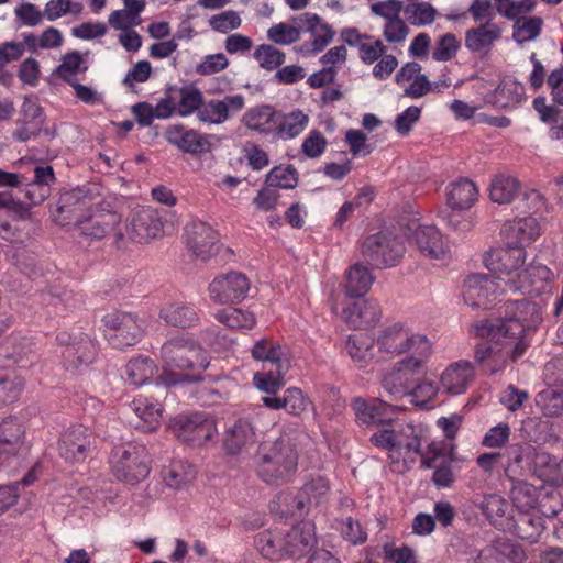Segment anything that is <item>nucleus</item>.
Listing matches in <instances>:
<instances>
[{"label": "nucleus", "instance_id": "f257e3e1", "mask_svg": "<svg viewBox=\"0 0 563 563\" xmlns=\"http://www.w3.org/2000/svg\"><path fill=\"white\" fill-rule=\"evenodd\" d=\"M307 438L301 431L287 429L275 441L262 442L253 457L258 478L274 486L289 483L297 472L299 446Z\"/></svg>", "mask_w": 563, "mask_h": 563}, {"label": "nucleus", "instance_id": "f03ea898", "mask_svg": "<svg viewBox=\"0 0 563 563\" xmlns=\"http://www.w3.org/2000/svg\"><path fill=\"white\" fill-rule=\"evenodd\" d=\"M161 355L165 369L158 376V382L165 386L198 380L197 374L209 366L207 353L188 335H178L165 342Z\"/></svg>", "mask_w": 563, "mask_h": 563}, {"label": "nucleus", "instance_id": "7ed1b4c3", "mask_svg": "<svg viewBox=\"0 0 563 563\" xmlns=\"http://www.w3.org/2000/svg\"><path fill=\"white\" fill-rule=\"evenodd\" d=\"M504 318L501 320L485 319L476 322L472 331L475 335H488L492 338H508L511 341L527 342L530 344V335L542 321L540 307L526 299L507 301L504 305Z\"/></svg>", "mask_w": 563, "mask_h": 563}, {"label": "nucleus", "instance_id": "20e7f679", "mask_svg": "<svg viewBox=\"0 0 563 563\" xmlns=\"http://www.w3.org/2000/svg\"><path fill=\"white\" fill-rule=\"evenodd\" d=\"M317 544L314 523L300 521L288 528H271L255 538V548L266 559H301Z\"/></svg>", "mask_w": 563, "mask_h": 563}, {"label": "nucleus", "instance_id": "39448f33", "mask_svg": "<svg viewBox=\"0 0 563 563\" xmlns=\"http://www.w3.org/2000/svg\"><path fill=\"white\" fill-rule=\"evenodd\" d=\"M112 474L121 482L135 485L150 473V460L145 445L130 442L113 449L110 455Z\"/></svg>", "mask_w": 563, "mask_h": 563}, {"label": "nucleus", "instance_id": "423d86ee", "mask_svg": "<svg viewBox=\"0 0 563 563\" xmlns=\"http://www.w3.org/2000/svg\"><path fill=\"white\" fill-rule=\"evenodd\" d=\"M526 260L527 251L522 245L507 242L504 247L490 250L484 255L485 266L504 283L506 291H512L527 265Z\"/></svg>", "mask_w": 563, "mask_h": 563}, {"label": "nucleus", "instance_id": "0eeeda50", "mask_svg": "<svg viewBox=\"0 0 563 563\" xmlns=\"http://www.w3.org/2000/svg\"><path fill=\"white\" fill-rule=\"evenodd\" d=\"M487 339L486 342L476 345L474 357L483 366L484 371L495 374L501 371L509 360L516 361L521 357L527 350V342L511 341L508 338H492L488 335H478Z\"/></svg>", "mask_w": 563, "mask_h": 563}, {"label": "nucleus", "instance_id": "6e6552de", "mask_svg": "<svg viewBox=\"0 0 563 563\" xmlns=\"http://www.w3.org/2000/svg\"><path fill=\"white\" fill-rule=\"evenodd\" d=\"M406 251L402 238L389 232H378L365 239L363 256L375 267L386 268L397 265Z\"/></svg>", "mask_w": 563, "mask_h": 563}, {"label": "nucleus", "instance_id": "1a4fd4ad", "mask_svg": "<svg viewBox=\"0 0 563 563\" xmlns=\"http://www.w3.org/2000/svg\"><path fill=\"white\" fill-rule=\"evenodd\" d=\"M169 429L184 443L200 446L217 433L213 417L206 412L178 415L170 419Z\"/></svg>", "mask_w": 563, "mask_h": 563}, {"label": "nucleus", "instance_id": "9d476101", "mask_svg": "<svg viewBox=\"0 0 563 563\" xmlns=\"http://www.w3.org/2000/svg\"><path fill=\"white\" fill-rule=\"evenodd\" d=\"M102 321L106 338L115 349L132 346L143 336V322L135 314L114 311L106 314Z\"/></svg>", "mask_w": 563, "mask_h": 563}, {"label": "nucleus", "instance_id": "9b49d317", "mask_svg": "<svg viewBox=\"0 0 563 563\" xmlns=\"http://www.w3.org/2000/svg\"><path fill=\"white\" fill-rule=\"evenodd\" d=\"M57 341L64 346L62 358L67 369L77 371L80 367H88L97 357V343L85 333H59Z\"/></svg>", "mask_w": 563, "mask_h": 563}, {"label": "nucleus", "instance_id": "f8f14e48", "mask_svg": "<svg viewBox=\"0 0 563 563\" xmlns=\"http://www.w3.org/2000/svg\"><path fill=\"white\" fill-rule=\"evenodd\" d=\"M251 283L241 272H229L216 276L208 286L211 301L216 305H233L244 300Z\"/></svg>", "mask_w": 563, "mask_h": 563}, {"label": "nucleus", "instance_id": "ddd939ff", "mask_svg": "<svg viewBox=\"0 0 563 563\" xmlns=\"http://www.w3.org/2000/svg\"><path fill=\"white\" fill-rule=\"evenodd\" d=\"M121 223L118 212L96 206L86 216L76 218V225L81 234L91 239L100 240L109 233L114 232L117 241L123 239L121 231H115Z\"/></svg>", "mask_w": 563, "mask_h": 563}, {"label": "nucleus", "instance_id": "4468645a", "mask_svg": "<svg viewBox=\"0 0 563 563\" xmlns=\"http://www.w3.org/2000/svg\"><path fill=\"white\" fill-rule=\"evenodd\" d=\"M424 336V334L416 333L397 322L383 328L377 335L376 343L380 353L388 357H395L407 353L418 342V338Z\"/></svg>", "mask_w": 563, "mask_h": 563}, {"label": "nucleus", "instance_id": "2eb2a0df", "mask_svg": "<svg viewBox=\"0 0 563 563\" xmlns=\"http://www.w3.org/2000/svg\"><path fill=\"white\" fill-rule=\"evenodd\" d=\"M185 236L188 247L197 257L206 261L218 253L219 236L210 224L194 220L185 227Z\"/></svg>", "mask_w": 563, "mask_h": 563}, {"label": "nucleus", "instance_id": "dca6fc26", "mask_svg": "<svg viewBox=\"0 0 563 563\" xmlns=\"http://www.w3.org/2000/svg\"><path fill=\"white\" fill-rule=\"evenodd\" d=\"M95 438L84 426L69 427L59 441L58 451L67 462H82L91 451Z\"/></svg>", "mask_w": 563, "mask_h": 563}, {"label": "nucleus", "instance_id": "f3484780", "mask_svg": "<svg viewBox=\"0 0 563 563\" xmlns=\"http://www.w3.org/2000/svg\"><path fill=\"white\" fill-rule=\"evenodd\" d=\"M295 24L300 25L301 33L307 32L311 36V42L305 46L308 52H322L334 38L335 32L328 23L322 22L321 18L311 12H305L291 19Z\"/></svg>", "mask_w": 563, "mask_h": 563}, {"label": "nucleus", "instance_id": "a211bd4d", "mask_svg": "<svg viewBox=\"0 0 563 563\" xmlns=\"http://www.w3.org/2000/svg\"><path fill=\"white\" fill-rule=\"evenodd\" d=\"M398 438L397 471L407 468L408 462H413L418 454H421V445L426 439V431L421 426L401 421Z\"/></svg>", "mask_w": 563, "mask_h": 563}, {"label": "nucleus", "instance_id": "6ab92c4d", "mask_svg": "<svg viewBox=\"0 0 563 563\" xmlns=\"http://www.w3.org/2000/svg\"><path fill=\"white\" fill-rule=\"evenodd\" d=\"M245 101L242 95L225 96L223 99L203 101L198 120L208 124H222L233 114L244 108Z\"/></svg>", "mask_w": 563, "mask_h": 563}, {"label": "nucleus", "instance_id": "aec40b11", "mask_svg": "<svg viewBox=\"0 0 563 563\" xmlns=\"http://www.w3.org/2000/svg\"><path fill=\"white\" fill-rule=\"evenodd\" d=\"M163 231L159 213L152 207H142L136 210L128 227L129 236L139 243L157 238Z\"/></svg>", "mask_w": 563, "mask_h": 563}, {"label": "nucleus", "instance_id": "412c9836", "mask_svg": "<svg viewBox=\"0 0 563 563\" xmlns=\"http://www.w3.org/2000/svg\"><path fill=\"white\" fill-rule=\"evenodd\" d=\"M475 368L470 361L449 364L440 375V388L449 395L464 394L474 382Z\"/></svg>", "mask_w": 563, "mask_h": 563}, {"label": "nucleus", "instance_id": "4be33fe9", "mask_svg": "<svg viewBox=\"0 0 563 563\" xmlns=\"http://www.w3.org/2000/svg\"><path fill=\"white\" fill-rule=\"evenodd\" d=\"M351 406L358 426L371 427L376 424L379 428L389 419L387 416L394 408L380 398L366 400L362 397L354 398Z\"/></svg>", "mask_w": 563, "mask_h": 563}, {"label": "nucleus", "instance_id": "5701e85b", "mask_svg": "<svg viewBox=\"0 0 563 563\" xmlns=\"http://www.w3.org/2000/svg\"><path fill=\"white\" fill-rule=\"evenodd\" d=\"M497 285L487 275H470L463 284L464 301L474 308H486L489 305V297L494 296Z\"/></svg>", "mask_w": 563, "mask_h": 563}, {"label": "nucleus", "instance_id": "b1692460", "mask_svg": "<svg viewBox=\"0 0 563 563\" xmlns=\"http://www.w3.org/2000/svg\"><path fill=\"white\" fill-rule=\"evenodd\" d=\"M165 136L168 143L177 146L185 153L200 154L207 152L210 147L206 135L192 129H186L181 124L168 126Z\"/></svg>", "mask_w": 563, "mask_h": 563}, {"label": "nucleus", "instance_id": "393cba45", "mask_svg": "<svg viewBox=\"0 0 563 563\" xmlns=\"http://www.w3.org/2000/svg\"><path fill=\"white\" fill-rule=\"evenodd\" d=\"M159 319H162L166 325L178 329H189L199 324L200 313L194 303L174 301L161 308Z\"/></svg>", "mask_w": 563, "mask_h": 563}, {"label": "nucleus", "instance_id": "a878e982", "mask_svg": "<svg viewBox=\"0 0 563 563\" xmlns=\"http://www.w3.org/2000/svg\"><path fill=\"white\" fill-rule=\"evenodd\" d=\"M309 121V115L301 109H292L289 112L278 111L274 137L282 141L294 140L307 129Z\"/></svg>", "mask_w": 563, "mask_h": 563}, {"label": "nucleus", "instance_id": "bb28decb", "mask_svg": "<svg viewBox=\"0 0 563 563\" xmlns=\"http://www.w3.org/2000/svg\"><path fill=\"white\" fill-rule=\"evenodd\" d=\"M445 195L450 209L453 211H465L477 201L478 189L472 180L460 178L446 186Z\"/></svg>", "mask_w": 563, "mask_h": 563}, {"label": "nucleus", "instance_id": "cd10ccee", "mask_svg": "<svg viewBox=\"0 0 563 563\" xmlns=\"http://www.w3.org/2000/svg\"><path fill=\"white\" fill-rule=\"evenodd\" d=\"M407 353L406 357L394 365V372L402 376L413 375L426 365L432 354V344L427 335L418 338V342Z\"/></svg>", "mask_w": 563, "mask_h": 563}, {"label": "nucleus", "instance_id": "c85d7f7f", "mask_svg": "<svg viewBox=\"0 0 563 563\" xmlns=\"http://www.w3.org/2000/svg\"><path fill=\"white\" fill-rule=\"evenodd\" d=\"M129 409L137 418L134 422L135 428L145 432H152L157 428L162 405L156 399L139 396L129 405Z\"/></svg>", "mask_w": 563, "mask_h": 563}, {"label": "nucleus", "instance_id": "c756f323", "mask_svg": "<svg viewBox=\"0 0 563 563\" xmlns=\"http://www.w3.org/2000/svg\"><path fill=\"white\" fill-rule=\"evenodd\" d=\"M553 277V272L545 265L532 262L526 265L511 292L530 294L533 290L541 291L545 284L552 282Z\"/></svg>", "mask_w": 563, "mask_h": 563}, {"label": "nucleus", "instance_id": "7c9ffc66", "mask_svg": "<svg viewBox=\"0 0 563 563\" xmlns=\"http://www.w3.org/2000/svg\"><path fill=\"white\" fill-rule=\"evenodd\" d=\"M256 442L254 427L247 419H239L225 433L224 448L229 454L238 455Z\"/></svg>", "mask_w": 563, "mask_h": 563}, {"label": "nucleus", "instance_id": "2f4dec72", "mask_svg": "<svg viewBox=\"0 0 563 563\" xmlns=\"http://www.w3.org/2000/svg\"><path fill=\"white\" fill-rule=\"evenodd\" d=\"M503 30L493 22L481 23L465 33V47L472 53L488 52L493 44L500 40Z\"/></svg>", "mask_w": 563, "mask_h": 563}, {"label": "nucleus", "instance_id": "473e14b6", "mask_svg": "<svg viewBox=\"0 0 563 563\" xmlns=\"http://www.w3.org/2000/svg\"><path fill=\"white\" fill-rule=\"evenodd\" d=\"M542 228L537 218L532 216L517 218L506 228L505 239L507 243H516L525 247L531 244L541 234Z\"/></svg>", "mask_w": 563, "mask_h": 563}, {"label": "nucleus", "instance_id": "72a5a7b5", "mask_svg": "<svg viewBox=\"0 0 563 563\" xmlns=\"http://www.w3.org/2000/svg\"><path fill=\"white\" fill-rule=\"evenodd\" d=\"M92 207V196L85 188H75L64 192L59 198V213L66 214L76 223V218L86 216Z\"/></svg>", "mask_w": 563, "mask_h": 563}, {"label": "nucleus", "instance_id": "f704fd0d", "mask_svg": "<svg viewBox=\"0 0 563 563\" xmlns=\"http://www.w3.org/2000/svg\"><path fill=\"white\" fill-rule=\"evenodd\" d=\"M343 317L353 328L372 327L380 319V308L376 301H356L343 309Z\"/></svg>", "mask_w": 563, "mask_h": 563}, {"label": "nucleus", "instance_id": "c9c22d12", "mask_svg": "<svg viewBox=\"0 0 563 563\" xmlns=\"http://www.w3.org/2000/svg\"><path fill=\"white\" fill-rule=\"evenodd\" d=\"M278 111L272 106L262 104L250 108L242 117L243 124L263 135L274 136Z\"/></svg>", "mask_w": 563, "mask_h": 563}, {"label": "nucleus", "instance_id": "e433bc0d", "mask_svg": "<svg viewBox=\"0 0 563 563\" xmlns=\"http://www.w3.org/2000/svg\"><path fill=\"white\" fill-rule=\"evenodd\" d=\"M531 445L515 444L508 449V463L505 466V475L508 481L526 479L532 475Z\"/></svg>", "mask_w": 563, "mask_h": 563}, {"label": "nucleus", "instance_id": "4c0bfd02", "mask_svg": "<svg viewBox=\"0 0 563 563\" xmlns=\"http://www.w3.org/2000/svg\"><path fill=\"white\" fill-rule=\"evenodd\" d=\"M413 239L420 252L430 258H442L446 250L439 230L433 225H419Z\"/></svg>", "mask_w": 563, "mask_h": 563}, {"label": "nucleus", "instance_id": "58836bf2", "mask_svg": "<svg viewBox=\"0 0 563 563\" xmlns=\"http://www.w3.org/2000/svg\"><path fill=\"white\" fill-rule=\"evenodd\" d=\"M401 421L388 419L371 438V443L387 452L389 460L396 465L398 452V438Z\"/></svg>", "mask_w": 563, "mask_h": 563}, {"label": "nucleus", "instance_id": "ea45409f", "mask_svg": "<svg viewBox=\"0 0 563 563\" xmlns=\"http://www.w3.org/2000/svg\"><path fill=\"white\" fill-rule=\"evenodd\" d=\"M481 509L494 526L500 529H512L515 518L508 515V503L501 496L497 494L485 496Z\"/></svg>", "mask_w": 563, "mask_h": 563}, {"label": "nucleus", "instance_id": "a19ab883", "mask_svg": "<svg viewBox=\"0 0 563 563\" xmlns=\"http://www.w3.org/2000/svg\"><path fill=\"white\" fill-rule=\"evenodd\" d=\"M156 373L157 366L155 362L151 357L143 355L131 358L124 367L126 382L136 387L148 383Z\"/></svg>", "mask_w": 563, "mask_h": 563}, {"label": "nucleus", "instance_id": "79ce46f5", "mask_svg": "<svg viewBox=\"0 0 563 563\" xmlns=\"http://www.w3.org/2000/svg\"><path fill=\"white\" fill-rule=\"evenodd\" d=\"M375 340L366 333H354L347 336L345 350L358 367H364L374 357Z\"/></svg>", "mask_w": 563, "mask_h": 563}, {"label": "nucleus", "instance_id": "37998d69", "mask_svg": "<svg viewBox=\"0 0 563 563\" xmlns=\"http://www.w3.org/2000/svg\"><path fill=\"white\" fill-rule=\"evenodd\" d=\"M24 427L13 418L0 423V456L2 454H16L23 444Z\"/></svg>", "mask_w": 563, "mask_h": 563}, {"label": "nucleus", "instance_id": "c03bdc74", "mask_svg": "<svg viewBox=\"0 0 563 563\" xmlns=\"http://www.w3.org/2000/svg\"><path fill=\"white\" fill-rule=\"evenodd\" d=\"M510 498L519 514L534 511L538 506V489L526 479L509 481Z\"/></svg>", "mask_w": 563, "mask_h": 563}, {"label": "nucleus", "instance_id": "a18cd8bd", "mask_svg": "<svg viewBox=\"0 0 563 563\" xmlns=\"http://www.w3.org/2000/svg\"><path fill=\"white\" fill-rule=\"evenodd\" d=\"M273 512L280 517L301 515L309 508L307 501L302 498L300 490H283L269 504Z\"/></svg>", "mask_w": 563, "mask_h": 563}, {"label": "nucleus", "instance_id": "49530a36", "mask_svg": "<svg viewBox=\"0 0 563 563\" xmlns=\"http://www.w3.org/2000/svg\"><path fill=\"white\" fill-rule=\"evenodd\" d=\"M375 277L363 264H354L347 272L345 292L351 298H360L368 292Z\"/></svg>", "mask_w": 563, "mask_h": 563}, {"label": "nucleus", "instance_id": "de8ad7c7", "mask_svg": "<svg viewBox=\"0 0 563 563\" xmlns=\"http://www.w3.org/2000/svg\"><path fill=\"white\" fill-rule=\"evenodd\" d=\"M519 180L512 176L499 174L496 175L489 186V197L492 201L505 205L510 203L519 191Z\"/></svg>", "mask_w": 563, "mask_h": 563}, {"label": "nucleus", "instance_id": "09e8293b", "mask_svg": "<svg viewBox=\"0 0 563 563\" xmlns=\"http://www.w3.org/2000/svg\"><path fill=\"white\" fill-rule=\"evenodd\" d=\"M214 319L231 330H250L256 323L253 312L234 307L218 310Z\"/></svg>", "mask_w": 563, "mask_h": 563}, {"label": "nucleus", "instance_id": "8fccbe9b", "mask_svg": "<svg viewBox=\"0 0 563 563\" xmlns=\"http://www.w3.org/2000/svg\"><path fill=\"white\" fill-rule=\"evenodd\" d=\"M512 528L517 530L521 539L536 542L544 529V520L538 510L518 514L514 519Z\"/></svg>", "mask_w": 563, "mask_h": 563}, {"label": "nucleus", "instance_id": "3c124183", "mask_svg": "<svg viewBox=\"0 0 563 563\" xmlns=\"http://www.w3.org/2000/svg\"><path fill=\"white\" fill-rule=\"evenodd\" d=\"M274 365L276 371L256 372L253 376L255 387L267 395H275L285 385L284 376L288 369V363L283 362Z\"/></svg>", "mask_w": 563, "mask_h": 563}, {"label": "nucleus", "instance_id": "603ef678", "mask_svg": "<svg viewBox=\"0 0 563 563\" xmlns=\"http://www.w3.org/2000/svg\"><path fill=\"white\" fill-rule=\"evenodd\" d=\"M329 492L330 482L322 475H312L300 488L301 496L307 501L308 508L327 501Z\"/></svg>", "mask_w": 563, "mask_h": 563}, {"label": "nucleus", "instance_id": "864d4df0", "mask_svg": "<svg viewBox=\"0 0 563 563\" xmlns=\"http://www.w3.org/2000/svg\"><path fill=\"white\" fill-rule=\"evenodd\" d=\"M162 476L167 486L179 489L194 479L195 471L187 462L174 461L163 468Z\"/></svg>", "mask_w": 563, "mask_h": 563}, {"label": "nucleus", "instance_id": "5fc2aeb1", "mask_svg": "<svg viewBox=\"0 0 563 563\" xmlns=\"http://www.w3.org/2000/svg\"><path fill=\"white\" fill-rule=\"evenodd\" d=\"M298 172L294 165H279L267 173L265 184L275 189H292L298 185Z\"/></svg>", "mask_w": 563, "mask_h": 563}, {"label": "nucleus", "instance_id": "6e6d98bb", "mask_svg": "<svg viewBox=\"0 0 563 563\" xmlns=\"http://www.w3.org/2000/svg\"><path fill=\"white\" fill-rule=\"evenodd\" d=\"M536 405L547 417L560 416L563 411V389L545 388L539 391Z\"/></svg>", "mask_w": 563, "mask_h": 563}, {"label": "nucleus", "instance_id": "4d7b16f0", "mask_svg": "<svg viewBox=\"0 0 563 563\" xmlns=\"http://www.w3.org/2000/svg\"><path fill=\"white\" fill-rule=\"evenodd\" d=\"M251 355L255 361L268 362L271 364L286 362L283 357L282 346L267 338L260 339L254 343L251 349Z\"/></svg>", "mask_w": 563, "mask_h": 563}, {"label": "nucleus", "instance_id": "13d9d810", "mask_svg": "<svg viewBox=\"0 0 563 563\" xmlns=\"http://www.w3.org/2000/svg\"><path fill=\"white\" fill-rule=\"evenodd\" d=\"M301 37V27L298 24L280 22L267 30V38L278 45H290Z\"/></svg>", "mask_w": 563, "mask_h": 563}, {"label": "nucleus", "instance_id": "bf43d9fd", "mask_svg": "<svg viewBox=\"0 0 563 563\" xmlns=\"http://www.w3.org/2000/svg\"><path fill=\"white\" fill-rule=\"evenodd\" d=\"M86 70L87 66L80 53L75 51L67 53L63 57L62 64L56 69V74L60 79L70 85L76 81V75L78 73H85Z\"/></svg>", "mask_w": 563, "mask_h": 563}, {"label": "nucleus", "instance_id": "052dcab7", "mask_svg": "<svg viewBox=\"0 0 563 563\" xmlns=\"http://www.w3.org/2000/svg\"><path fill=\"white\" fill-rule=\"evenodd\" d=\"M203 103L201 91L194 87H183L179 90V101L177 112L180 117H188L194 112H199Z\"/></svg>", "mask_w": 563, "mask_h": 563}, {"label": "nucleus", "instance_id": "680f3d73", "mask_svg": "<svg viewBox=\"0 0 563 563\" xmlns=\"http://www.w3.org/2000/svg\"><path fill=\"white\" fill-rule=\"evenodd\" d=\"M542 25L543 20L539 16L518 19L514 26V40L519 44L533 41L539 36Z\"/></svg>", "mask_w": 563, "mask_h": 563}, {"label": "nucleus", "instance_id": "e2e57ef3", "mask_svg": "<svg viewBox=\"0 0 563 563\" xmlns=\"http://www.w3.org/2000/svg\"><path fill=\"white\" fill-rule=\"evenodd\" d=\"M461 45L455 34L445 33L438 37L432 49V58L437 62H449L453 59Z\"/></svg>", "mask_w": 563, "mask_h": 563}, {"label": "nucleus", "instance_id": "0e129e2a", "mask_svg": "<svg viewBox=\"0 0 563 563\" xmlns=\"http://www.w3.org/2000/svg\"><path fill=\"white\" fill-rule=\"evenodd\" d=\"M253 56L257 60L260 67L268 71L278 68L285 63L286 58L285 53L268 44L260 45L255 49Z\"/></svg>", "mask_w": 563, "mask_h": 563}, {"label": "nucleus", "instance_id": "69168bd1", "mask_svg": "<svg viewBox=\"0 0 563 563\" xmlns=\"http://www.w3.org/2000/svg\"><path fill=\"white\" fill-rule=\"evenodd\" d=\"M32 346L33 343L27 338L11 336L5 340L2 346V355L14 363H18L32 352Z\"/></svg>", "mask_w": 563, "mask_h": 563}, {"label": "nucleus", "instance_id": "338daca9", "mask_svg": "<svg viewBox=\"0 0 563 563\" xmlns=\"http://www.w3.org/2000/svg\"><path fill=\"white\" fill-rule=\"evenodd\" d=\"M522 430L527 438L534 443H544L551 437V426L548 420L529 418L523 422Z\"/></svg>", "mask_w": 563, "mask_h": 563}, {"label": "nucleus", "instance_id": "774afa93", "mask_svg": "<svg viewBox=\"0 0 563 563\" xmlns=\"http://www.w3.org/2000/svg\"><path fill=\"white\" fill-rule=\"evenodd\" d=\"M328 140L319 130H311L301 144V152L309 158L320 157L327 150Z\"/></svg>", "mask_w": 563, "mask_h": 563}]
</instances>
